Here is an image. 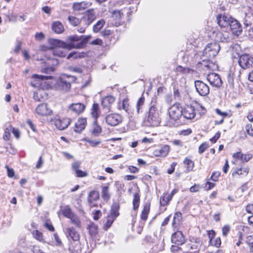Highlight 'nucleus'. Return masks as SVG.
I'll list each match as a JSON object with an SVG mask.
<instances>
[{"label":"nucleus","mask_w":253,"mask_h":253,"mask_svg":"<svg viewBox=\"0 0 253 253\" xmlns=\"http://www.w3.org/2000/svg\"><path fill=\"white\" fill-rule=\"evenodd\" d=\"M115 98L112 95L107 96L102 99L101 105L103 109L107 111L111 109L112 105L114 103Z\"/></svg>","instance_id":"nucleus-17"},{"label":"nucleus","mask_w":253,"mask_h":253,"mask_svg":"<svg viewBox=\"0 0 253 253\" xmlns=\"http://www.w3.org/2000/svg\"><path fill=\"white\" fill-rule=\"evenodd\" d=\"M239 57L238 63L240 66L243 69H246L253 67V56L249 54H244L239 55L237 53Z\"/></svg>","instance_id":"nucleus-5"},{"label":"nucleus","mask_w":253,"mask_h":253,"mask_svg":"<svg viewBox=\"0 0 253 253\" xmlns=\"http://www.w3.org/2000/svg\"><path fill=\"white\" fill-rule=\"evenodd\" d=\"M69 219H70L72 223L74 224L76 227H81V221L80 218L76 214L74 213Z\"/></svg>","instance_id":"nucleus-43"},{"label":"nucleus","mask_w":253,"mask_h":253,"mask_svg":"<svg viewBox=\"0 0 253 253\" xmlns=\"http://www.w3.org/2000/svg\"><path fill=\"white\" fill-rule=\"evenodd\" d=\"M246 130L249 135L253 136V128L251 124H248L246 125Z\"/></svg>","instance_id":"nucleus-54"},{"label":"nucleus","mask_w":253,"mask_h":253,"mask_svg":"<svg viewBox=\"0 0 253 253\" xmlns=\"http://www.w3.org/2000/svg\"><path fill=\"white\" fill-rule=\"evenodd\" d=\"M93 125L94 127L91 131V133L94 136H97L102 132V128L99 125H97V123L96 124H93Z\"/></svg>","instance_id":"nucleus-46"},{"label":"nucleus","mask_w":253,"mask_h":253,"mask_svg":"<svg viewBox=\"0 0 253 253\" xmlns=\"http://www.w3.org/2000/svg\"><path fill=\"white\" fill-rule=\"evenodd\" d=\"M75 80L74 76L63 74L57 81L56 87L64 91H68L71 88V84Z\"/></svg>","instance_id":"nucleus-3"},{"label":"nucleus","mask_w":253,"mask_h":253,"mask_svg":"<svg viewBox=\"0 0 253 253\" xmlns=\"http://www.w3.org/2000/svg\"><path fill=\"white\" fill-rule=\"evenodd\" d=\"M177 163L175 162H173L171 164L170 168L168 169L167 172L171 174L175 170V167L176 166Z\"/></svg>","instance_id":"nucleus-58"},{"label":"nucleus","mask_w":253,"mask_h":253,"mask_svg":"<svg viewBox=\"0 0 253 253\" xmlns=\"http://www.w3.org/2000/svg\"><path fill=\"white\" fill-rule=\"evenodd\" d=\"M91 5V3L87 1L74 3L72 8L74 10L80 11L88 8Z\"/></svg>","instance_id":"nucleus-23"},{"label":"nucleus","mask_w":253,"mask_h":253,"mask_svg":"<svg viewBox=\"0 0 253 253\" xmlns=\"http://www.w3.org/2000/svg\"><path fill=\"white\" fill-rule=\"evenodd\" d=\"M172 243L176 245H181L185 242V238L181 231H177L173 233L171 238Z\"/></svg>","instance_id":"nucleus-18"},{"label":"nucleus","mask_w":253,"mask_h":253,"mask_svg":"<svg viewBox=\"0 0 253 253\" xmlns=\"http://www.w3.org/2000/svg\"><path fill=\"white\" fill-rule=\"evenodd\" d=\"M96 18V13L93 9L86 10L81 19V24L87 27L90 25Z\"/></svg>","instance_id":"nucleus-6"},{"label":"nucleus","mask_w":253,"mask_h":253,"mask_svg":"<svg viewBox=\"0 0 253 253\" xmlns=\"http://www.w3.org/2000/svg\"><path fill=\"white\" fill-rule=\"evenodd\" d=\"M44 227H45L47 229H48L50 231H54V228L51 223L50 222L47 221L44 223Z\"/></svg>","instance_id":"nucleus-63"},{"label":"nucleus","mask_w":253,"mask_h":253,"mask_svg":"<svg viewBox=\"0 0 253 253\" xmlns=\"http://www.w3.org/2000/svg\"><path fill=\"white\" fill-rule=\"evenodd\" d=\"M202 65L209 69H214V64L210 59H204L201 63Z\"/></svg>","instance_id":"nucleus-49"},{"label":"nucleus","mask_w":253,"mask_h":253,"mask_svg":"<svg viewBox=\"0 0 253 253\" xmlns=\"http://www.w3.org/2000/svg\"><path fill=\"white\" fill-rule=\"evenodd\" d=\"M177 189H174L171 191L170 194H166L162 197H161L160 201L161 205L165 206L167 205L172 199L173 195L177 192Z\"/></svg>","instance_id":"nucleus-22"},{"label":"nucleus","mask_w":253,"mask_h":253,"mask_svg":"<svg viewBox=\"0 0 253 253\" xmlns=\"http://www.w3.org/2000/svg\"><path fill=\"white\" fill-rule=\"evenodd\" d=\"M115 220V219L111 218L110 216L108 215L103 226L104 229L105 230H107L111 227Z\"/></svg>","instance_id":"nucleus-48"},{"label":"nucleus","mask_w":253,"mask_h":253,"mask_svg":"<svg viewBox=\"0 0 253 253\" xmlns=\"http://www.w3.org/2000/svg\"><path fill=\"white\" fill-rule=\"evenodd\" d=\"M231 16L225 14H219L216 16V21L218 25L221 28H229V25L231 21Z\"/></svg>","instance_id":"nucleus-14"},{"label":"nucleus","mask_w":253,"mask_h":253,"mask_svg":"<svg viewBox=\"0 0 253 253\" xmlns=\"http://www.w3.org/2000/svg\"><path fill=\"white\" fill-rule=\"evenodd\" d=\"M220 46L217 42L208 43L203 50V55L208 58L214 57L218 53Z\"/></svg>","instance_id":"nucleus-4"},{"label":"nucleus","mask_w":253,"mask_h":253,"mask_svg":"<svg viewBox=\"0 0 253 253\" xmlns=\"http://www.w3.org/2000/svg\"><path fill=\"white\" fill-rule=\"evenodd\" d=\"M105 21L104 19H101L98 20L93 26V31L94 33H98L104 26Z\"/></svg>","instance_id":"nucleus-36"},{"label":"nucleus","mask_w":253,"mask_h":253,"mask_svg":"<svg viewBox=\"0 0 253 253\" xmlns=\"http://www.w3.org/2000/svg\"><path fill=\"white\" fill-rule=\"evenodd\" d=\"M229 28H230L233 34L236 36L240 35L243 31L242 26L240 23L232 17L231 19L230 25H229Z\"/></svg>","instance_id":"nucleus-12"},{"label":"nucleus","mask_w":253,"mask_h":253,"mask_svg":"<svg viewBox=\"0 0 253 253\" xmlns=\"http://www.w3.org/2000/svg\"><path fill=\"white\" fill-rule=\"evenodd\" d=\"M230 230V228L229 225H224L222 227V235L224 237L227 236V235L228 234V233L229 232Z\"/></svg>","instance_id":"nucleus-55"},{"label":"nucleus","mask_w":253,"mask_h":253,"mask_svg":"<svg viewBox=\"0 0 253 253\" xmlns=\"http://www.w3.org/2000/svg\"><path fill=\"white\" fill-rule=\"evenodd\" d=\"M228 40V33L217 32L215 35V40L220 42H226Z\"/></svg>","instance_id":"nucleus-32"},{"label":"nucleus","mask_w":253,"mask_h":253,"mask_svg":"<svg viewBox=\"0 0 253 253\" xmlns=\"http://www.w3.org/2000/svg\"><path fill=\"white\" fill-rule=\"evenodd\" d=\"M68 19L70 23L74 26H76L81 23V19L80 20L75 16H69Z\"/></svg>","instance_id":"nucleus-47"},{"label":"nucleus","mask_w":253,"mask_h":253,"mask_svg":"<svg viewBox=\"0 0 253 253\" xmlns=\"http://www.w3.org/2000/svg\"><path fill=\"white\" fill-rule=\"evenodd\" d=\"M195 86L197 92L201 96H205L209 94L210 92V88L209 86L200 80L195 81Z\"/></svg>","instance_id":"nucleus-11"},{"label":"nucleus","mask_w":253,"mask_h":253,"mask_svg":"<svg viewBox=\"0 0 253 253\" xmlns=\"http://www.w3.org/2000/svg\"><path fill=\"white\" fill-rule=\"evenodd\" d=\"M118 108L120 110H123L125 112H127L129 108L128 100L127 98H124L123 100L120 101L118 103Z\"/></svg>","instance_id":"nucleus-31"},{"label":"nucleus","mask_w":253,"mask_h":253,"mask_svg":"<svg viewBox=\"0 0 253 253\" xmlns=\"http://www.w3.org/2000/svg\"><path fill=\"white\" fill-rule=\"evenodd\" d=\"M81 163L79 161H76L72 164V169L76 171L78 170V168H80Z\"/></svg>","instance_id":"nucleus-64"},{"label":"nucleus","mask_w":253,"mask_h":253,"mask_svg":"<svg viewBox=\"0 0 253 253\" xmlns=\"http://www.w3.org/2000/svg\"><path fill=\"white\" fill-rule=\"evenodd\" d=\"M85 108V105L83 103H73L69 106V111H71L77 115H79L84 110Z\"/></svg>","instance_id":"nucleus-19"},{"label":"nucleus","mask_w":253,"mask_h":253,"mask_svg":"<svg viewBox=\"0 0 253 253\" xmlns=\"http://www.w3.org/2000/svg\"><path fill=\"white\" fill-rule=\"evenodd\" d=\"M90 44L101 45L103 44V41L100 39H96L90 42Z\"/></svg>","instance_id":"nucleus-60"},{"label":"nucleus","mask_w":253,"mask_h":253,"mask_svg":"<svg viewBox=\"0 0 253 253\" xmlns=\"http://www.w3.org/2000/svg\"><path fill=\"white\" fill-rule=\"evenodd\" d=\"M182 214L180 212H176L175 213L173 219L172 221V225L173 227H177V225H179L182 220Z\"/></svg>","instance_id":"nucleus-35"},{"label":"nucleus","mask_w":253,"mask_h":253,"mask_svg":"<svg viewBox=\"0 0 253 253\" xmlns=\"http://www.w3.org/2000/svg\"><path fill=\"white\" fill-rule=\"evenodd\" d=\"M234 159L240 160L242 162L246 163L250 161L252 158L251 154H243L241 152H238L233 154Z\"/></svg>","instance_id":"nucleus-25"},{"label":"nucleus","mask_w":253,"mask_h":253,"mask_svg":"<svg viewBox=\"0 0 253 253\" xmlns=\"http://www.w3.org/2000/svg\"><path fill=\"white\" fill-rule=\"evenodd\" d=\"M184 164L186 166V170L188 171H192L194 166V163L191 160L186 158L183 161Z\"/></svg>","instance_id":"nucleus-40"},{"label":"nucleus","mask_w":253,"mask_h":253,"mask_svg":"<svg viewBox=\"0 0 253 253\" xmlns=\"http://www.w3.org/2000/svg\"><path fill=\"white\" fill-rule=\"evenodd\" d=\"M140 196L138 193H135L133 195V208L134 210L138 209L139 206Z\"/></svg>","instance_id":"nucleus-42"},{"label":"nucleus","mask_w":253,"mask_h":253,"mask_svg":"<svg viewBox=\"0 0 253 253\" xmlns=\"http://www.w3.org/2000/svg\"><path fill=\"white\" fill-rule=\"evenodd\" d=\"M207 79L213 87H219L222 84V80L219 76L214 73H211L207 75Z\"/></svg>","instance_id":"nucleus-13"},{"label":"nucleus","mask_w":253,"mask_h":253,"mask_svg":"<svg viewBox=\"0 0 253 253\" xmlns=\"http://www.w3.org/2000/svg\"><path fill=\"white\" fill-rule=\"evenodd\" d=\"M220 173L219 171H215L212 172L211 179L214 181H218V177L220 176Z\"/></svg>","instance_id":"nucleus-56"},{"label":"nucleus","mask_w":253,"mask_h":253,"mask_svg":"<svg viewBox=\"0 0 253 253\" xmlns=\"http://www.w3.org/2000/svg\"><path fill=\"white\" fill-rule=\"evenodd\" d=\"M5 168L7 169V176L9 177H13L14 176L15 173L12 169L9 168L8 166H6Z\"/></svg>","instance_id":"nucleus-57"},{"label":"nucleus","mask_w":253,"mask_h":253,"mask_svg":"<svg viewBox=\"0 0 253 253\" xmlns=\"http://www.w3.org/2000/svg\"><path fill=\"white\" fill-rule=\"evenodd\" d=\"M196 113L194 107L192 106H187L182 109V115L187 119H192L195 116Z\"/></svg>","instance_id":"nucleus-20"},{"label":"nucleus","mask_w":253,"mask_h":253,"mask_svg":"<svg viewBox=\"0 0 253 253\" xmlns=\"http://www.w3.org/2000/svg\"><path fill=\"white\" fill-rule=\"evenodd\" d=\"M82 53H78L75 51L71 52L67 56V59H70L72 57L74 58H81L83 57Z\"/></svg>","instance_id":"nucleus-51"},{"label":"nucleus","mask_w":253,"mask_h":253,"mask_svg":"<svg viewBox=\"0 0 253 253\" xmlns=\"http://www.w3.org/2000/svg\"><path fill=\"white\" fill-rule=\"evenodd\" d=\"M169 147L165 145L162 146L159 150H156L155 152V155L157 156L166 157L169 153Z\"/></svg>","instance_id":"nucleus-29"},{"label":"nucleus","mask_w":253,"mask_h":253,"mask_svg":"<svg viewBox=\"0 0 253 253\" xmlns=\"http://www.w3.org/2000/svg\"><path fill=\"white\" fill-rule=\"evenodd\" d=\"M35 113L39 116L45 117L51 115L53 112L45 103L39 104L35 109Z\"/></svg>","instance_id":"nucleus-10"},{"label":"nucleus","mask_w":253,"mask_h":253,"mask_svg":"<svg viewBox=\"0 0 253 253\" xmlns=\"http://www.w3.org/2000/svg\"><path fill=\"white\" fill-rule=\"evenodd\" d=\"M109 184L101 186V197L105 202L109 201L111 198V194L109 192Z\"/></svg>","instance_id":"nucleus-28"},{"label":"nucleus","mask_w":253,"mask_h":253,"mask_svg":"<svg viewBox=\"0 0 253 253\" xmlns=\"http://www.w3.org/2000/svg\"><path fill=\"white\" fill-rule=\"evenodd\" d=\"M52 29L55 33L61 34L64 31V28L61 22L55 21L52 23Z\"/></svg>","instance_id":"nucleus-30"},{"label":"nucleus","mask_w":253,"mask_h":253,"mask_svg":"<svg viewBox=\"0 0 253 253\" xmlns=\"http://www.w3.org/2000/svg\"><path fill=\"white\" fill-rule=\"evenodd\" d=\"M162 109V104L157 101H152L149 111L147 121L151 126H158L161 122L160 115Z\"/></svg>","instance_id":"nucleus-2"},{"label":"nucleus","mask_w":253,"mask_h":253,"mask_svg":"<svg viewBox=\"0 0 253 253\" xmlns=\"http://www.w3.org/2000/svg\"><path fill=\"white\" fill-rule=\"evenodd\" d=\"M61 211L63 215L68 218L71 217V216L74 213L72 211L71 209L68 206L62 208Z\"/></svg>","instance_id":"nucleus-37"},{"label":"nucleus","mask_w":253,"mask_h":253,"mask_svg":"<svg viewBox=\"0 0 253 253\" xmlns=\"http://www.w3.org/2000/svg\"><path fill=\"white\" fill-rule=\"evenodd\" d=\"M215 112L219 115L222 116L224 117H230L231 115L229 113L226 112H222L220 111L219 109H215Z\"/></svg>","instance_id":"nucleus-59"},{"label":"nucleus","mask_w":253,"mask_h":253,"mask_svg":"<svg viewBox=\"0 0 253 253\" xmlns=\"http://www.w3.org/2000/svg\"><path fill=\"white\" fill-rule=\"evenodd\" d=\"M123 12L120 10H114L112 13V15L110 17L108 22L109 26L117 27L120 25L122 22V19L124 16Z\"/></svg>","instance_id":"nucleus-8"},{"label":"nucleus","mask_w":253,"mask_h":253,"mask_svg":"<svg viewBox=\"0 0 253 253\" xmlns=\"http://www.w3.org/2000/svg\"><path fill=\"white\" fill-rule=\"evenodd\" d=\"M33 81L31 82V85L33 87L39 88L41 86L42 82L44 80L51 79V76L39 75L34 74L33 75Z\"/></svg>","instance_id":"nucleus-16"},{"label":"nucleus","mask_w":253,"mask_h":253,"mask_svg":"<svg viewBox=\"0 0 253 253\" xmlns=\"http://www.w3.org/2000/svg\"><path fill=\"white\" fill-rule=\"evenodd\" d=\"M66 234L68 239H71L74 241H78L80 239V235L73 227L67 228Z\"/></svg>","instance_id":"nucleus-21"},{"label":"nucleus","mask_w":253,"mask_h":253,"mask_svg":"<svg viewBox=\"0 0 253 253\" xmlns=\"http://www.w3.org/2000/svg\"><path fill=\"white\" fill-rule=\"evenodd\" d=\"M53 121L55 126L59 130H64L66 128L71 122V120L69 118H55Z\"/></svg>","instance_id":"nucleus-15"},{"label":"nucleus","mask_w":253,"mask_h":253,"mask_svg":"<svg viewBox=\"0 0 253 253\" xmlns=\"http://www.w3.org/2000/svg\"><path fill=\"white\" fill-rule=\"evenodd\" d=\"M84 141L88 143L91 147H96L101 143L100 139L98 140H91L88 138L84 139Z\"/></svg>","instance_id":"nucleus-45"},{"label":"nucleus","mask_w":253,"mask_h":253,"mask_svg":"<svg viewBox=\"0 0 253 253\" xmlns=\"http://www.w3.org/2000/svg\"><path fill=\"white\" fill-rule=\"evenodd\" d=\"M99 198V193L96 191H92L89 194L87 201L89 204H93L94 202L98 200Z\"/></svg>","instance_id":"nucleus-33"},{"label":"nucleus","mask_w":253,"mask_h":253,"mask_svg":"<svg viewBox=\"0 0 253 253\" xmlns=\"http://www.w3.org/2000/svg\"><path fill=\"white\" fill-rule=\"evenodd\" d=\"M220 132H216L215 135H214V136H213L212 138H211L210 139V141L212 142V143H215L216 142V141L219 139V138L220 137Z\"/></svg>","instance_id":"nucleus-61"},{"label":"nucleus","mask_w":253,"mask_h":253,"mask_svg":"<svg viewBox=\"0 0 253 253\" xmlns=\"http://www.w3.org/2000/svg\"><path fill=\"white\" fill-rule=\"evenodd\" d=\"M87 36H86V37ZM85 37V36H78L77 35H73L71 36L68 37V40L70 41V43H74L75 44H77V43H75V42H78L79 41H81L80 42H81L84 38Z\"/></svg>","instance_id":"nucleus-44"},{"label":"nucleus","mask_w":253,"mask_h":253,"mask_svg":"<svg viewBox=\"0 0 253 253\" xmlns=\"http://www.w3.org/2000/svg\"><path fill=\"white\" fill-rule=\"evenodd\" d=\"M209 145L206 142L203 143L199 147V153L202 154L208 148Z\"/></svg>","instance_id":"nucleus-53"},{"label":"nucleus","mask_w":253,"mask_h":253,"mask_svg":"<svg viewBox=\"0 0 253 253\" xmlns=\"http://www.w3.org/2000/svg\"><path fill=\"white\" fill-rule=\"evenodd\" d=\"M86 121L84 118H80L75 123L74 130L77 132H82L86 126Z\"/></svg>","instance_id":"nucleus-24"},{"label":"nucleus","mask_w":253,"mask_h":253,"mask_svg":"<svg viewBox=\"0 0 253 253\" xmlns=\"http://www.w3.org/2000/svg\"><path fill=\"white\" fill-rule=\"evenodd\" d=\"M76 173L77 174V176L80 177H83L87 176V173L85 171H84L82 170L78 169L76 171Z\"/></svg>","instance_id":"nucleus-62"},{"label":"nucleus","mask_w":253,"mask_h":253,"mask_svg":"<svg viewBox=\"0 0 253 253\" xmlns=\"http://www.w3.org/2000/svg\"><path fill=\"white\" fill-rule=\"evenodd\" d=\"M176 70L178 72H180L184 75L187 74H193L195 73V71L189 68H184L180 66H178L176 68Z\"/></svg>","instance_id":"nucleus-38"},{"label":"nucleus","mask_w":253,"mask_h":253,"mask_svg":"<svg viewBox=\"0 0 253 253\" xmlns=\"http://www.w3.org/2000/svg\"><path fill=\"white\" fill-rule=\"evenodd\" d=\"M89 234L93 237L98 233V227L94 223H91L87 227Z\"/></svg>","instance_id":"nucleus-39"},{"label":"nucleus","mask_w":253,"mask_h":253,"mask_svg":"<svg viewBox=\"0 0 253 253\" xmlns=\"http://www.w3.org/2000/svg\"><path fill=\"white\" fill-rule=\"evenodd\" d=\"M120 204L118 202H114L111 206L110 216L111 218L115 219L119 215Z\"/></svg>","instance_id":"nucleus-26"},{"label":"nucleus","mask_w":253,"mask_h":253,"mask_svg":"<svg viewBox=\"0 0 253 253\" xmlns=\"http://www.w3.org/2000/svg\"><path fill=\"white\" fill-rule=\"evenodd\" d=\"M168 113L171 120L176 121L181 117L182 108L179 104L175 103L168 109Z\"/></svg>","instance_id":"nucleus-7"},{"label":"nucleus","mask_w":253,"mask_h":253,"mask_svg":"<svg viewBox=\"0 0 253 253\" xmlns=\"http://www.w3.org/2000/svg\"><path fill=\"white\" fill-rule=\"evenodd\" d=\"M123 120L122 116L118 113H111L105 117L106 123L110 126H115L119 125Z\"/></svg>","instance_id":"nucleus-9"},{"label":"nucleus","mask_w":253,"mask_h":253,"mask_svg":"<svg viewBox=\"0 0 253 253\" xmlns=\"http://www.w3.org/2000/svg\"><path fill=\"white\" fill-rule=\"evenodd\" d=\"M150 211V204L145 203L143 206V209L141 214V218L144 221H146L148 218V215Z\"/></svg>","instance_id":"nucleus-34"},{"label":"nucleus","mask_w":253,"mask_h":253,"mask_svg":"<svg viewBox=\"0 0 253 253\" xmlns=\"http://www.w3.org/2000/svg\"><path fill=\"white\" fill-rule=\"evenodd\" d=\"M145 98L144 96H141L138 100L136 104V111L137 114L142 112V107L144 104Z\"/></svg>","instance_id":"nucleus-41"},{"label":"nucleus","mask_w":253,"mask_h":253,"mask_svg":"<svg viewBox=\"0 0 253 253\" xmlns=\"http://www.w3.org/2000/svg\"><path fill=\"white\" fill-rule=\"evenodd\" d=\"M211 246L216 247H219L221 245V240L219 237L214 239L212 241H211L209 243Z\"/></svg>","instance_id":"nucleus-50"},{"label":"nucleus","mask_w":253,"mask_h":253,"mask_svg":"<svg viewBox=\"0 0 253 253\" xmlns=\"http://www.w3.org/2000/svg\"><path fill=\"white\" fill-rule=\"evenodd\" d=\"M34 237L37 240L41 241L43 240V236L42 233L38 230H35L33 233Z\"/></svg>","instance_id":"nucleus-52"},{"label":"nucleus","mask_w":253,"mask_h":253,"mask_svg":"<svg viewBox=\"0 0 253 253\" xmlns=\"http://www.w3.org/2000/svg\"><path fill=\"white\" fill-rule=\"evenodd\" d=\"M92 117L94 119L93 124L97 123V119L99 116V106L97 103H94L92 105L91 111Z\"/></svg>","instance_id":"nucleus-27"},{"label":"nucleus","mask_w":253,"mask_h":253,"mask_svg":"<svg viewBox=\"0 0 253 253\" xmlns=\"http://www.w3.org/2000/svg\"><path fill=\"white\" fill-rule=\"evenodd\" d=\"M91 36L88 35L77 44L74 43H66L60 40L50 39L48 43L50 45L49 49L51 50L52 54L57 57H63L66 56V49L70 50L73 48H82L85 46L86 43L91 38Z\"/></svg>","instance_id":"nucleus-1"}]
</instances>
